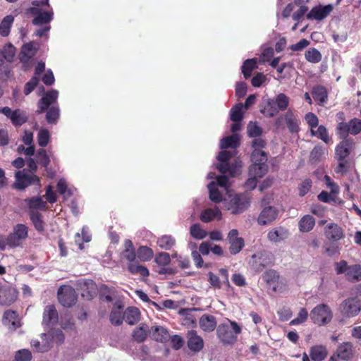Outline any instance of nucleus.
Masks as SVG:
<instances>
[{
  "instance_id": "f257e3e1",
  "label": "nucleus",
  "mask_w": 361,
  "mask_h": 361,
  "mask_svg": "<svg viewBox=\"0 0 361 361\" xmlns=\"http://www.w3.org/2000/svg\"><path fill=\"white\" fill-rule=\"evenodd\" d=\"M59 97V92L51 90L46 92L37 103V114H42L47 110L46 119L49 123H56L59 118V108L58 105L54 104Z\"/></svg>"
},
{
  "instance_id": "f03ea898",
  "label": "nucleus",
  "mask_w": 361,
  "mask_h": 361,
  "mask_svg": "<svg viewBox=\"0 0 361 361\" xmlns=\"http://www.w3.org/2000/svg\"><path fill=\"white\" fill-rule=\"evenodd\" d=\"M241 333V327L229 319L220 324L216 329V334L224 345H232L237 341V335Z\"/></svg>"
},
{
  "instance_id": "7ed1b4c3",
  "label": "nucleus",
  "mask_w": 361,
  "mask_h": 361,
  "mask_svg": "<svg viewBox=\"0 0 361 361\" xmlns=\"http://www.w3.org/2000/svg\"><path fill=\"white\" fill-rule=\"evenodd\" d=\"M290 99L286 94L279 93L275 97L267 99L266 106L261 112L267 117H274L279 111H286Z\"/></svg>"
},
{
  "instance_id": "20e7f679",
  "label": "nucleus",
  "mask_w": 361,
  "mask_h": 361,
  "mask_svg": "<svg viewBox=\"0 0 361 361\" xmlns=\"http://www.w3.org/2000/svg\"><path fill=\"white\" fill-rule=\"evenodd\" d=\"M310 317L314 324L319 326H324L331 321L333 313L327 305L319 304L312 309L310 312Z\"/></svg>"
},
{
  "instance_id": "39448f33",
  "label": "nucleus",
  "mask_w": 361,
  "mask_h": 361,
  "mask_svg": "<svg viewBox=\"0 0 361 361\" xmlns=\"http://www.w3.org/2000/svg\"><path fill=\"white\" fill-rule=\"evenodd\" d=\"M233 156L231 152L224 150L219 153L217 159L221 163L216 164V169L221 173H228L231 176H235L238 173L239 167L237 164H230L228 161Z\"/></svg>"
},
{
  "instance_id": "423d86ee",
  "label": "nucleus",
  "mask_w": 361,
  "mask_h": 361,
  "mask_svg": "<svg viewBox=\"0 0 361 361\" xmlns=\"http://www.w3.org/2000/svg\"><path fill=\"white\" fill-rule=\"evenodd\" d=\"M274 262L273 254L267 250L252 255L250 261L252 269L257 272H261L265 267L271 266Z\"/></svg>"
},
{
  "instance_id": "0eeeda50",
  "label": "nucleus",
  "mask_w": 361,
  "mask_h": 361,
  "mask_svg": "<svg viewBox=\"0 0 361 361\" xmlns=\"http://www.w3.org/2000/svg\"><path fill=\"white\" fill-rule=\"evenodd\" d=\"M250 205V198L245 194H236L234 196H230V200L227 202L226 208L231 212L233 214H239L243 212Z\"/></svg>"
},
{
  "instance_id": "6e6552de",
  "label": "nucleus",
  "mask_w": 361,
  "mask_h": 361,
  "mask_svg": "<svg viewBox=\"0 0 361 361\" xmlns=\"http://www.w3.org/2000/svg\"><path fill=\"white\" fill-rule=\"evenodd\" d=\"M337 130L341 139L348 138V134L356 135L361 132V120L355 118L348 123L341 122L337 126Z\"/></svg>"
},
{
  "instance_id": "1a4fd4ad",
  "label": "nucleus",
  "mask_w": 361,
  "mask_h": 361,
  "mask_svg": "<svg viewBox=\"0 0 361 361\" xmlns=\"http://www.w3.org/2000/svg\"><path fill=\"white\" fill-rule=\"evenodd\" d=\"M16 188L23 190L30 185H40L39 178L33 173H29L25 169L16 173Z\"/></svg>"
},
{
  "instance_id": "9d476101",
  "label": "nucleus",
  "mask_w": 361,
  "mask_h": 361,
  "mask_svg": "<svg viewBox=\"0 0 361 361\" xmlns=\"http://www.w3.org/2000/svg\"><path fill=\"white\" fill-rule=\"evenodd\" d=\"M59 302L64 307H71L77 300V294L74 288L71 286H63L58 290Z\"/></svg>"
},
{
  "instance_id": "9b49d317",
  "label": "nucleus",
  "mask_w": 361,
  "mask_h": 361,
  "mask_svg": "<svg viewBox=\"0 0 361 361\" xmlns=\"http://www.w3.org/2000/svg\"><path fill=\"white\" fill-rule=\"evenodd\" d=\"M361 310V304L355 298H348L340 305V311L346 317H353Z\"/></svg>"
},
{
  "instance_id": "f8f14e48",
  "label": "nucleus",
  "mask_w": 361,
  "mask_h": 361,
  "mask_svg": "<svg viewBox=\"0 0 361 361\" xmlns=\"http://www.w3.org/2000/svg\"><path fill=\"white\" fill-rule=\"evenodd\" d=\"M37 50L38 46L35 45L34 42L25 44L22 47L19 57L25 69L30 67L31 59L35 56Z\"/></svg>"
},
{
  "instance_id": "ddd939ff",
  "label": "nucleus",
  "mask_w": 361,
  "mask_h": 361,
  "mask_svg": "<svg viewBox=\"0 0 361 361\" xmlns=\"http://www.w3.org/2000/svg\"><path fill=\"white\" fill-rule=\"evenodd\" d=\"M0 113L9 118L16 126H20L27 121L26 113L20 109L12 111L11 108L5 106L0 108Z\"/></svg>"
},
{
  "instance_id": "4468645a",
  "label": "nucleus",
  "mask_w": 361,
  "mask_h": 361,
  "mask_svg": "<svg viewBox=\"0 0 361 361\" xmlns=\"http://www.w3.org/2000/svg\"><path fill=\"white\" fill-rule=\"evenodd\" d=\"M279 216V209L272 206L263 208L257 218V223L261 226H266L273 223Z\"/></svg>"
},
{
  "instance_id": "2eb2a0df",
  "label": "nucleus",
  "mask_w": 361,
  "mask_h": 361,
  "mask_svg": "<svg viewBox=\"0 0 361 361\" xmlns=\"http://www.w3.org/2000/svg\"><path fill=\"white\" fill-rule=\"evenodd\" d=\"M355 147V142L352 138L343 139L336 147V157L338 161H343L348 157Z\"/></svg>"
},
{
  "instance_id": "dca6fc26",
  "label": "nucleus",
  "mask_w": 361,
  "mask_h": 361,
  "mask_svg": "<svg viewBox=\"0 0 361 361\" xmlns=\"http://www.w3.org/2000/svg\"><path fill=\"white\" fill-rule=\"evenodd\" d=\"M252 161L253 164L249 169L250 176L257 178L262 177L267 171V156H262L260 159H252Z\"/></svg>"
},
{
  "instance_id": "f3484780",
  "label": "nucleus",
  "mask_w": 361,
  "mask_h": 361,
  "mask_svg": "<svg viewBox=\"0 0 361 361\" xmlns=\"http://www.w3.org/2000/svg\"><path fill=\"white\" fill-rule=\"evenodd\" d=\"M77 286L82 291V296L88 300L92 299L97 294V285L92 280L80 279L77 281Z\"/></svg>"
},
{
  "instance_id": "a211bd4d",
  "label": "nucleus",
  "mask_w": 361,
  "mask_h": 361,
  "mask_svg": "<svg viewBox=\"0 0 361 361\" xmlns=\"http://www.w3.org/2000/svg\"><path fill=\"white\" fill-rule=\"evenodd\" d=\"M228 239L230 243L229 250L232 255H236L241 251L244 247V240L238 237V231L232 229L228 234Z\"/></svg>"
},
{
  "instance_id": "6ab92c4d",
  "label": "nucleus",
  "mask_w": 361,
  "mask_h": 361,
  "mask_svg": "<svg viewBox=\"0 0 361 361\" xmlns=\"http://www.w3.org/2000/svg\"><path fill=\"white\" fill-rule=\"evenodd\" d=\"M334 6L331 4L326 6H318L312 8L307 13V18L308 19H314L320 21L327 17L329 13L333 11Z\"/></svg>"
},
{
  "instance_id": "aec40b11",
  "label": "nucleus",
  "mask_w": 361,
  "mask_h": 361,
  "mask_svg": "<svg viewBox=\"0 0 361 361\" xmlns=\"http://www.w3.org/2000/svg\"><path fill=\"white\" fill-rule=\"evenodd\" d=\"M188 346L194 352L200 351L204 346V341L201 336L197 334L195 331L191 330L188 333Z\"/></svg>"
},
{
  "instance_id": "412c9836",
  "label": "nucleus",
  "mask_w": 361,
  "mask_h": 361,
  "mask_svg": "<svg viewBox=\"0 0 361 361\" xmlns=\"http://www.w3.org/2000/svg\"><path fill=\"white\" fill-rule=\"evenodd\" d=\"M353 345L350 343H343L337 349L336 353L329 360V361H335L336 356L337 358L346 360L352 358Z\"/></svg>"
},
{
  "instance_id": "4be33fe9",
  "label": "nucleus",
  "mask_w": 361,
  "mask_h": 361,
  "mask_svg": "<svg viewBox=\"0 0 361 361\" xmlns=\"http://www.w3.org/2000/svg\"><path fill=\"white\" fill-rule=\"evenodd\" d=\"M289 235L288 229L279 226L270 230L267 234V238L270 242L279 243L286 239Z\"/></svg>"
},
{
  "instance_id": "5701e85b",
  "label": "nucleus",
  "mask_w": 361,
  "mask_h": 361,
  "mask_svg": "<svg viewBox=\"0 0 361 361\" xmlns=\"http://www.w3.org/2000/svg\"><path fill=\"white\" fill-rule=\"evenodd\" d=\"M149 334L155 341L161 343H165L168 341L171 338L168 330L166 328L160 326L152 327L151 330L149 331Z\"/></svg>"
},
{
  "instance_id": "b1692460",
  "label": "nucleus",
  "mask_w": 361,
  "mask_h": 361,
  "mask_svg": "<svg viewBox=\"0 0 361 361\" xmlns=\"http://www.w3.org/2000/svg\"><path fill=\"white\" fill-rule=\"evenodd\" d=\"M284 119L286 123L287 127L291 133H298L300 130V120L293 114L292 110H288L284 114Z\"/></svg>"
},
{
  "instance_id": "393cba45",
  "label": "nucleus",
  "mask_w": 361,
  "mask_h": 361,
  "mask_svg": "<svg viewBox=\"0 0 361 361\" xmlns=\"http://www.w3.org/2000/svg\"><path fill=\"white\" fill-rule=\"evenodd\" d=\"M200 220L202 222L208 223L214 219L220 220L221 219V212L218 207L207 208L201 212Z\"/></svg>"
},
{
  "instance_id": "a878e982",
  "label": "nucleus",
  "mask_w": 361,
  "mask_h": 361,
  "mask_svg": "<svg viewBox=\"0 0 361 361\" xmlns=\"http://www.w3.org/2000/svg\"><path fill=\"white\" fill-rule=\"evenodd\" d=\"M16 299V291L10 288L4 286L0 292V305L8 306Z\"/></svg>"
},
{
  "instance_id": "bb28decb",
  "label": "nucleus",
  "mask_w": 361,
  "mask_h": 361,
  "mask_svg": "<svg viewBox=\"0 0 361 361\" xmlns=\"http://www.w3.org/2000/svg\"><path fill=\"white\" fill-rule=\"evenodd\" d=\"M3 322L12 331L16 330L20 326V322L18 320L16 312L8 310L4 312L3 316Z\"/></svg>"
},
{
  "instance_id": "cd10ccee",
  "label": "nucleus",
  "mask_w": 361,
  "mask_h": 361,
  "mask_svg": "<svg viewBox=\"0 0 361 361\" xmlns=\"http://www.w3.org/2000/svg\"><path fill=\"white\" fill-rule=\"evenodd\" d=\"M58 322V312L54 305H48L43 313V323L47 325H54Z\"/></svg>"
},
{
  "instance_id": "c85d7f7f",
  "label": "nucleus",
  "mask_w": 361,
  "mask_h": 361,
  "mask_svg": "<svg viewBox=\"0 0 361 361\" xmlns=\"http://www.w3.org/2000/svg\"><path fill=\"white\" fill-rule=\"evenodd\" d=\"M200 328L207 332L213 331L216 326V318L213 315L204 314L199 321Z\"/></svg>"
},
{
  "instance_id": "c756f323",
  "label": "nucleus",
  "mask_w": 361,
  "mask_h": 361,
  "mask_svg": "<svg viewBox=\"0 0 361 361\" xmlns=\"http://www.w3.org/2000/svg\"><path fill=\"white\" fill-rule=\"evenodd\" d=\"M122 310L123 305L121 302H116L114 304V308L110 314V321L112 324L119 326L123 323L124 317Z\"/></svg>"
},
{
  "instance_id": "7c9ffc66",
  "label": "nucleus",
  "mask_w": 361,
  "mask_h": 361,
  "mask_svg": "<svg viewBox=\"0 0 361 361\" xmlns=\"http://www.w3.org/2000/svg\"><path fill=\"white\" fill-rule=\"evenodd\" d=\"M325 235L332 240H338L343 237V231L337 224H330L325 228Z\"/></svg>"
},
{
  "instance_id": "2f4dec72",
  "label": "nucleus",
  "mask_w": 361,
  "mask_h": 361,
  "mask_svg": "<svg viewBox=\"0 0 361 361\" xmlns=\"http://www.w3.org/2000/svg\"><path fill=\"white\" fill-rule=\"evenodd\" d=\"M328 351L325 346L317 345L310 348V355L313 361H322L326 359Z\"/></svg>"
},
{
  "instance_id": "473e14b6",
  "label": "nucleus",
  "mask_w": 361,
  "mask_h": 361,
  "mask_svg": "<svg viewBox=\"0 0 361 361\" xmlns=\"http://www.w3.org/2000/svg\"><path fill=\"white\" fill-rule=\"evenodd\" d=\"M267 142L264 140L261 137L255 138L252 142V146L254 148V151L252 153V159L256 160L257 157L260 156H267V154L262 151V149L266 146Z\"/></svg>"
},
{
  "instance_id": "72a5a7b5",
  "label": "nucleus",
  "mask_w": 361,
  "mask_h": 361,
  "mask_svg": "<svg viewBox=\"0 0 361 361\" xmlns=\"http://www.w3.org/2000/svg\"><path fill=\"white\" fill-rule=\"evenodd\" d=\"M315 226V219L311 215H305L298 222V228L301 232H309Z\"/></svg>"
},
{
  "instance_id": "f704fd0d",
  "label": "nucleus",
  "mask_w": 361,
  "mask_h": 361,
  "mask_svg": "<svg viewBox=\"0 0 361 361\" xmlns=\"http://www.w3.org/2000/svg\"><path fill=\"white\" fill-rule=\"evenodd\" d=\"M125 321L130 325H133L139 321L140 311L137 308L130 307L123 312Z\"/></svg>"
},
{
  "instance_id": "c9c22d12",
  "label": "nucleus",
  "mask_w": 361,
  "mask_h": 361,
  "mask_svg": "<svg viewBox=\"0 0 361 361\" xmlns=\"http://www.w3.org/2000/svg\"><path fill=\"white\" fill-rule=\"evenodd\" d=\"M35 16V18L32 20V23L37 25H42L44 24L49 23L53 18V13L39 11L37 13H31Z\"/></svg>"
},
{
  "instance_id": "e433bc0d",
  "label": "nucleus",
  "mask_w": 361,
  "mask_h": 361,
  "mask_svg": "<svg viewBox=\"0 0 361 361\" xmlns=\"http://www.w3.org/2000/svg\"><path fill=\"white\" fill-rule=\"evenodd\" d=\"M239 135L236 133L231 136L224 137L221 140L220 147L221 149L234 148L235 149L239 146Z\"/></svg>"
},
{
  "instance_id": "4c0bfd02",
  "label": "nucleus",
  "mask_w": 361,
  "mask_h": 361,
  "mask_svg": "<svg viewBox=\"0 0 361 361\" xmlns=\"http://www.w3.org/2000/svg\"><path fill=\"white\" fill-rule=\"evenodd\" d=\"M345 276L347 280L351 282L361 281V265L353 264L350 266Z\"/></svg>"
},
{
  "instance_id": "58836bf2",
  "label": "nucleus",
  "mask_w": 361,
  "mask_h": 361,
  "mask_svg": "<svg viewBox=\"0 0 361 361\" xmlns=\"http://www.w3.org/2000/svg\"><path fill=\"white\" fill-rule=\"evenodd\" d=\"M128 269L133 274H140L142 276H147L149 274L147 267L138 264L136 260L128 263Z\"/></svg>"
},
{
  "instance_id": "ea45409f",
  "label": "nucleus",
  "mask_w": 361,
  "mask_h": 361,
  "mask_svg": "<svg viewBox=\"0 0 361 361\" xmlns=\"http://www.w3.org/2000/svg\"><path fill=\"white\" fill-rule=\"evenodd\" d=\"M149 329L145 324H141L139 327L136 328L133 332V337L137 342H143L147 336Z\"/></svg>"
},
{
  "instance_id": "a19ab883",
  "label": "nucleus",
  "mask_w": 361,
  "mask_h": 361,
  "mask_svg": "<svg viewBox=\"0 0 361 361\" xmlns=\"http://www.w3.org/2000/svg\"><path fill=\"white\" fill-rule=\"evenodd\" d=\"M317 127V130L310 129L311 135L317 137L319 139L322 140L326 144L329 143L331 139L329 136L326 127L322 125Z\"/></svg>"
},
{
  "instance_id": "79ce46f5",
  "label": "nucleus",
  "mask_w": 361,
  "mask_h": 361,
  "mask_svg": "<svg viewBox=\"0 0 361 361\" xmlns=\"http://www.w3.org/2000/svg\"><path fill=\"white\" fill-rule=\"evenodd\" d=\"M47 335L43 334L42 339V341L40 342L37 340H33L31 341L32 347L37 352H46L50 348V343L47 341Z\"/></svg>"
},
{
  "instance_id": "37998d69",
  "label": "nucleus",
  "mask_w": 361,
  "mask_h": 361,
  "mask_svg": "<svg viewBox=\"0 0 361 361\" xmlns=\"http://www.w3.org/2000/svg\"><path fill=\"white\" fill-rule=\"evenodd\" d=\"M13 20L14 18L12 16H6L4 18L0 24V34L2 36L6 37L8 35Z\"/></svg>"
},
{
  "instance_id": "c03bdc74",
  "label": "nucleus",
  "mask_w": 361,
  "mask_h": 361,
  "mask_svg": "<svg viewBox=\"0 0 361 361\" xmlns=\"http://www.w3.org/2000/svg\"><path fill=\"white\" fill-rule=\"evenodd\" d=\"M30 216L36 230L43 231L44 229V222L42 219V215L37 212L31 211Z\"/></svg>"
},
{
  "instance_id": "a18cd8bd",
  "label": "nucleus",
  "mask_w": 361,
  "mask_h": 361,
  "mask_svg": "<svg viewBox=\"0 0 361 361\" xmlns=\"http://www.w3.org/2000/svg\"><path fill=\"white\" fill-rule=\"evenodd\" d=\"M207 187L209 192V199L214 202H220L222 200V195L216 188V183L211 182Z\"/></svg>"
},
{
  "instance_id": "49530a36",
  "label": "nucleus",
  "mask_w": 361,
  "mask_h": 361,
  "mask_svg": "<svg viewBox=\"0 0 361 361\" xmlns=\"http://www.w3.org/2000/svg\"><path fill=\"white\" fill-rule=\"evenodd\" d=\"M257 68V61L254 59H247L242 66V72L245 78L250 77L252 71Z\"/></svg>"
},
{
  "instance_id": "de8ad7c7",
  "label": "nucleus",
  "mask_w": 361,
  "mask_h": 361,
  "mask_svg": "<svg viewBox=\"0 0 361 361\" xmlns=\"http://www.w3.org/2000/svg\"><path fill=\"white\" fill-rule=\"evenodd\" d=\"M137 255L139 259L143 262L150 260L153 257V251L147 246H141L137 251Z\"/></svg>"
},
{
  "instance_id": "09e8293b",
  "label": "nucleus",
  "mask_w": 361,
  "mask_h": 361,
  "mask_svg": "<svg viewBox=\"0 0 361 361\" xmlns=\"http://www.w3.org/2000/svg\"><path fill=\"white\" fill-rule=\"evenodd\" d=\"M305 59L310 63H319L322 60L321 53L314 48L309 49L305 51Z\"/></svg>"
},
{
  "instance_id": "8fccbe9b",
  "label": "nucleus",
  "mask_w": 361,
  "mask_h": 361,
  "mask_svg": "<svg viewBox=\"0 0 361 361\" xmlns=\"http://www.w3.org/2000/svg\"><path fill=\"white\" fill-rule=\"evenodd\" d=\"M190 235L195 239L202 240L204 238L207 232L202 228L200 224H195L191 226L190 230Z\"/></svg>"
},
{
  "instance_id": "3c124183",
  "label": "nucleus",
  "mask_w": 361,
  "mask_h": 361,
  "mask_svg": "<svg viewBox=\"0 0 361 361\" xmlns=\"http://www.w3.org/2000/svg\"><path fill=\"white\" fill-rule=\"evenodd\" d=\"M176 243V240L171 235H163L157 240L159 246L164 250L171 249Z\"/></svg>"
},
{
  "instance_id": "603ef678",
  "label": "nucleus",
  "mask_w": 361,
  "mask_h": 361,
  "mask_svg": "<svg viewBox=\"0 0 361 361\" xmlns=\"http://www.w3.org/2000/svg\"><path fill=\"white\" fill-rule=\"evenodd\" d=\"M262 279L268 284H274L279 279V274L274 269H269L262 274Z\"/></svg>"
},
{
  "instance_id": "864d4df0",
  "label": "nucleus",
  "mask_w": 361,
  "mask_h": 361,
  "mask_svg": "<svg viewBox=\"0 0 361 361\" xmlns=\"http://www.w3.org/2000/svg\"><path fill=\"white\" fill-rule=\"evenodd\" d=\"M16 55V48L11 43L6 44L2 50V56L4 59L8 62L13 61Z\"/></svg>"
},
{
  "instance_id": "5fc2aeb1",
  "label": "nucleus",
  "mask_w": 361,
  "mask_h": 361,
  "mask_svg": "<svg viewBox=\"0 0 361 361\" xmlns=\"http://www.w3.org/2000/svg\"><path fill=\"white\" fill-rule=\"evenodd\" d=\"M325 154V148L322 146H315L310 152V160L312 163L318 162Z\"/></svg>"
},
{
  "instance_id": "6e6d98bb",
  "label": "nucleus",
  "mask_w": 361,
  "mask_h": 361,
  "mask_svg": "<svg viewBox=\"0 0 361 361\" xmlns=\"http://www.w3.org/2000/svg\"><path fill=\"white\" fill-rule=\"evenodd\" d=\"M25 202L30 209H45L46 202L42 201L40 197H34L32 198L26 199Z\"/></svg>"
},
{
  "instance_id": "4d7b16f0",
  "label": "nucleus",
  "mask_w": 361,
  "mask_h": 361,
  "mask_svg": "<svg viewBox=\"0 0 361 361\" xmlns=\"http://www.w3.org/2000/svg\"><path fill=\"white\" fill-rule=\"evenodd\" d=\"M37 162L44 168H47L50 163V157L47 151L43 149H40L37 152Z\"/></svg>"
},
{
  "instance_id": "13d9d810",
  "label": "nucleus",
  "mask_w": 361,
  "mask_h": 361,
  "mask_svg": "<svg viewBox=\"0 0 361 361\" xmlns=\"http://www.w3.org/2000/svg\"><path fill=\"white\" fill-rule=\"evenodd\" d=\"M243 104L240 103L231 109V119L234 122H240L243 119Z\"/></svg>"
},
{
  "instance_id": "bf43d9fd",
  "label": "nucleus",
  "mask_w": 361,
  "mask_h": 361,
  "mask_svg": "<svg viewBox=\"0 0 361 361\" xmlns=\"http://www.w3.org/2000/svg\"><path fill=\"white\" fill-rule=\"evenodd\" d=\"M13 233H14L18 238L24 240L27 238L28 228L25 225L19 224L14 227Z\"/></svg>"
},
{
  "instance_id": "052dcab7",
  "label": "nucleus",
  "mask_w": 361,
  "mask_h": 361,
  "mask_svg": "<svg viewBox=\"0 0 361 361\" xmlns=\"http://www.w3.org/2000/svg\"><path fill=\"white\" fill-rule=\"evenodd\" d=\"M50 135L47 129H41L37 135V142L39 146L45 147L49 142Z\"/></svg>"
},
{
  "instance_id": "680f3d73",
  "label": "nucleus",
  "mask_w": 361,
  "mask_h": 361,
  "mask_svg": "<svg viewBox=\"0 0 361 361\" xmlns=\"http://www.w3.org/2000/svg\"><path fill=\"white\" fill-rule=\"evenodd\" d=\"M32 6L29 8L27 10V13H37L41 9L39 8L40 6H49V0H35L32 2Z\"/></svg>"
},
{
  "instance_id": "e2e57ef3",
  "label": "nucleus",
  "mask_w": 361,
  "mask_h": 361,
  "mask_svg": "<svg viewBox=\"0 0 361 361\" xmlns=\"http://www.w3.org/2000/svg\"><path fill=\"white\" fill-rule=\"evenodd\" d=\"M312 96L314 100L319 101L321 103L326 102L327 99L326 92L323 87H317V89L314 90Z\"/></svg>"
},
{
  "instance_id": "0e129e2a",
  "label": "nucleus",
  "mask_w": 361,
  "mask_h": 361,
  "mask_svg": "<svg viewBox=\"0 0 361 361\" xmlns=\"http://www.w3.org/2000/svg\"><path fill=\"white\" fill-rule=\"evenodd\" d=\"M308 317V312L305 308H301L297 317L293 319L290 324L292 325H297L303 323Z\"/></svg>"
},
{
  "instance_id": "69168bd1",
  "label": "nucleus",
  "mask_w": 361,
  "mask_h": 361,
  "mask_svg": "<svg viewBox=\"0 0 361 361\" xmlns=\"http://www.w3.org/2000/svg\"><path fill=\"white\" fill-rule=\"evenodd\" d=\"M31 352L27 349L18 350L15 357V361H30L32 360Z\"/></svg>"
},
{
  "instance_id": "338daca9",
  "label": "nucleus",
  "mask_w": 361,
  "mask_h": 361,
  "mask_svg": "<svg viewBox=\"0 0 361 361\" xmlns=\"http://www.w3.org/2000/svg\"><path fill=\"white\" fill-rule=\"evenodd\" d=\"M155 262L161 266L168 265L171 262L170 255L166 252H160L157 255Z\"/></svg>"
},
{
  "instance_id": "774afa93",
  "label": "nucleus",
  "mask_w": 361,
  "mask_h": 361,
  "mask_svg": "<svg viewBox=\"0 0 361 361\" xmlns=\"http://www.w3.org/2000/svg\"><path fill=\"white\" fill-rule=\"evenodd\" d=\"M247 133L250 137H258L262 133V129L256 123L250 122L247 125Z\"/></svg>"
}]
</instances>
